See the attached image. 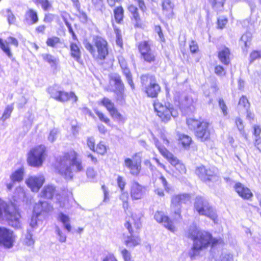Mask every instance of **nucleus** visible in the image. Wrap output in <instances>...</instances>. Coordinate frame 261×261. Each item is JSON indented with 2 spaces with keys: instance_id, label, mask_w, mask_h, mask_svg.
I'll use <instances>...</instances> for the list:
<instances>
[{
  "instance_id": "nucleus-20",
  "label": "nucleus",
  "mask_w": 261,
  "mask_h": 261,
  "mask_svg": "<svg viewBox=\"0 0 261 261\" xmlns=\"http://www.w3.org/2000/svg\"><path fill=\"white\" fill-rule=\"evenodd\" d=\"M153 142L161 154L166 158L172 166L175 167L177 164L180 163L176 157L169 152L165 147L161 145L158 139L154 138Z\"/></svg>"
},
{
  "instance_id": "nucleus-53",
  "label": "nucleus",
  "mask_w": 261,
  "mask_h": 261,
  "mask_svg": "<svg viewBox=\"0 0 261 261\" xmlns=\"http://www.w3.org/2000/svg\"><path fill=\"white\" fill-rule=\"evenodd\" d=\"M58 130L56 129H52L49 133L48 137V141L53 142H54L57 137Z\"/></svg>"
},
{
  "instance_id": "nucleus-36",
  "label": "nucleus",
  "mask_w": 261,
  "mask_h": 261,
  "mask_svg": "<svg viewBox=\"0 0 261 261\" xmlns=\"http://www.w3.org/2000/svg\"><path fill=\"white\" fill-rule=\"evenodd\" d=\"M114 17L117 23H120L123 18L124 10L121 6L116 8L114 10Z\"/></svg>"
},
{
  "instance_id": "nucleus-14",
  "label": "nucleus",
  "mask_w": 261,
  "mask_h": 261,
  "mask_svg": "<svg viewBox=\"0 0 261 261\" xmlns=\"http://www.w3.org/2000/svg\"><path fill=\"white\" fill-rule=\"evenodd\" d=\"M190 200V195L188 194H183L175 195L172 199L171 205V211L175 214L174 219L178 220L181 217L180 204L186 203Z\"/></svg>"
},
{
  "instance_id": "nucleus-55",
  "label": "nucleus",
  "mask_w": 261,
  "mask_h": 261,
  "mask_svg": "<svg viewBox=\"0 0 261 261\" xmlns=\"http://www.w3.org/2000/svg\"><path fill=\"white\" fill-rule=\"evenodd\" d=\"M215 73L219 76H223L225 74L223 67L220 65H217L215 68Z\"/></svg>"
},
{
  "instance_id": "nucleus-60",
  "label": "nucleus",
  "mask_w": 261,
  "mask_h": 261,
  "mask_svg": "<svg viewBox=\"0 0 261 261\" xmlns=\"http://www.w3.org/2000/svg\"><path fill=\"white\" fill-rule=\"evenodd\" d=\"M189 46H190V51L192 53H196L198 49L197 44L194 41H191Z\"/></svg>"
},
{
  "instance_id": "nucleus-4",
  "label": "nucleus",
  "mask_w": 261,
  "mask_h": 261,
  "mask_svg": "<svg viewBox=\"0 0 261 261\" xmlns=\"http://www.w3.org/2000/svg\"><path fill=\"white\" fill-rule=\"evenodd\" d=\"M93 46L87 40L84 42L86 49L97 59L103 60L108 55V44L107 41L103 38L95 36L93 38Z\"/></svg>"
},
{
  "instance_id": "nucleus-48",
  "label": "nucleus",
  "mask_w": 261,
  "mask_h": 261,
  "mask_svg": "<svg viewBox=\"0 0 261 261\" xmlns=\"http://www.w3.org/2000/svg\"><path fill=\"white\" fill-rule=\"evenodd\" d=\"M117 182L118 186L120 189L121 191H124L125 186L126 185V182L124 178L121 176H118L117 179Z\"/></svg>"
},
{
  "instance_id": "nucleus-17",
  "label": "nucleus",
  "mask_w": 261,
  "mask_h": 261,
  "mask_svg": "<svg viewBox=\"0 0 261 261\" xmlns=\"http://www.w3.org/2000/svg\"><path fill=\"white\" fill-rule=\"evenodd\" d=\"M100 104L105 107L115 120L124 122L126 119L118 112L114 103L108 98L104 97L100 100Z\"/></svg>"
},
{
  "instance_id": "nucleus-1",
  "label": "nucleus",
  "mask_w": 261,
  "mask_h": 261,
  "mask_svg": "<svg viewBox=\"0 0 261 261\" xmlns=\"http://www.w3.org/2000/svg\"><path fill=\"white\" fill-rule=\"evenodd\" d=\"M187 236L193 241V246L189 252L191 258L198 255L200 251L209 244H211L214 247L222 242L221 239L213 238L210 233L200 230L194 224L190 226L187 231Z\"/></svg>"
},
{
  "instance_id": "nucleus-59",
  "label": "nucleus",
  "mask_w": 261,
  "mask_h": 261,
  "mask_svg": "<svg viewBox=\"0 0 261 261\" xmlns=\"http://www.w3.org/2000/svg\"><path fill=\"white\" fill-rule=\"evenodd\" d=\"M137 3L139 8L143 12H144L146 10V7L145 5L143 0H134Z\"/></svg>"
},
{
  "instance_id": "nucleus-38",
  "label": "nucleus",
  "mask_w": 261,
  "mask_h": 261,
  "mask_svg": "<svg viewBox=\"0 0 261 261\" xmlns=\"http://www.w3.org/2000/svg\"><path fill=\"white\" fill-rule=\"evenodd\" d=\"M13 109V104L7 105L5 109L3 115L1 118V120L4 122L5 121H6V120L8 119L11 116V114Z\"/></svg>"
},
{
  "instance_id": "nucleus-15",
  "label": "nucleus",
  "mask_w": 261,
  "mask_h": 261,
  "mask_svg": "<svg viewBox=\"0 0 261 261\" xmlns=\"http://www.w3.org/2000/svg\"><path fill=\"white\" fill-rule=\"evenodd\" d=\"M109 78L110 85L114 86L113 90L117 94V100L122 101L124 99V85L120 76L117 73H113L109 75Z\"/></svg>"
},
{
  "instance_id": "nucleus-22",
  "label": "nucleus",
  "mask_w": 261,
  "mask_h": 261,
  "mask_svg": "<svg viewBox=\"0 0 261 261\" xmlns=\"http://www.w3.org/2000/svg\"><path fill=\"white\" fill-rule=\"evenodd\" d=\"M154 219L160 223H163L164 226L172 232L176 230V227L173 222L167 216L164 215L162 212H156L154 215Z\"/></svg>"
},
{
  "instance_id": "nucleus-44",
  "label": "nucleus",
  "mask_w": 261,
  "mask_h": 261,
  "mask_svg": "<svg viewBox=\"0 0 261 261\" xmlns=\"http://www.w3.org/2000/svg\"><path fill=\"white\" fill-rule=\"evenodd\" d=\"M55 232L58 234L59 237V241L60 242H65L66 241V236L63 231L60 229L59 226H56L55 228Z\"/></svg>"
},
{
  "instance_id": "nucleus-23",
  "label": "nucleus",
  "mask_w": 261,
  "mask_h": 261,
  "mask_svg": "<svg viewBox=\"0 0 261 261\" xmlns=\"http://www.w3.org/2000/svg\"><path fill=\"white\" fill-rule=\"evenodd\" d=\"M48 203L45 201H39V203L36 204L34 208V213L32 217L30 225L32 228H34L37 225V216L40 212L49 211L50 208L46 207Z\"/></svg>"
},
{
  "instance_id": "nucleus-21",
  "label": "nucleus",
  "mask_w": 261,
  "mask_h": 261,
  "mask_svg": "<svg viewBox=\"0 0 261 261\" xmlns=\"http://www.w3.org/2000/svg\"><path fill=\"white\" fill-rule=\"evenodd\" d=\"M9 44L17 47L18 45V41L16 38L11 36L8 37L5 41L0 38V48L10 59L13 60L14 58Z\"/></svg>"
},
{
  "instance_id": "nucleus-19",
  "label": "nucleus",
  "mask_w": 261,
  "mask_h": 261,
  "mask_svg": "<svg viewBox=\"0 0 261 261\" xmlns=\"http://www.w3.org/2000/svg\"><path fill=\"white\" fill-rule=\"evenodd\" d=\"M44 181V176L39 174L29 177L26 179L25 183L33 192H37L42 187Z\"/></svg>"
},
{
  "instance_id": "nucleus-62",
  "label": "nucleus",
  "mask_w": 261,
  "mask_h": 261,
  "mask_svg": "<svg viewBox=\"0 0 261 261\" xmlns=\"http://www.w3.org/2000/svg\"><path fill=\"white\" fill-rule=\"evenodd\" d=\"M7 18L10 24L13 23L15 21V17L9 10H7Z\"/></svg>"
},
{
  "instance_id": "nucleus-12",
  "label": "nucleus",
  "mask_w": 261,
  "mask_h": 261,
  "mask_svg": "<svg viewBox=\"0 0 261 261\" xmlns=\"http://www.w3.org/2000/svg\"><path fill=\"white\" fill-rule=\"evenodd\" d=\"M141 155L140 153H136L132 156V159L125 158L123 166L128 169L131 174L138 175L141 169Z\"/></svg>"
},
{
  "instance_id": "nucleus-37",
  "label": "nucleus",
  "mask_w": 261,
  "mask_h": 261,
  "mask_svg": "<svg viewBox=\"0 0 261 261\" xmlns=\"http://www.w3.org/2000/svg\"><path fill=\"white\" fill-rule=\"evenodd\" d=\"M179 141L184 147L187 148L189 147L191 142V138L186 135L181 134L179 136Z\"/></svg>"
},
{
  "instance_id": "nucleus-6",
  "label": "nucleus",
  "mask_w": 261,
  "mask_h": 261,
  "mask_svg": "<svg viewBox=\"0 0 261 261\" xmlns=\"http://www.w3.org/2000/svg\"><path fill=\"white\" fill-rule=\"evenodd\" d=\"M153 106L157 116L164 123L168 122L172 117L175 118L178 115L177 109L169 102L155 101Z\"/></svg>"
},
{
  "instance_id": "nucleus-34",
  "label": "nucleus",
  "mask_w": 261,
  "mask_h": 261,
  "mask_svg": "<svg viewBox=\"0 0 261 261\" xmlns=\"http://www.w3.org/2000/svg\"><path fill=\"white\" fill-rule=\"evenodd\" d=\"M23 169L19 168L12 173L10 179L13 182H20L23 179Z\"/></svg>"
},
{
  "instance_id": "nucleus-33",
  "label": "nucleus",
  "mask_w": 261,
  "mask_h": 261,
  "mask_svg": "<svg viewBox=\"0 0 261 261\" xmlns=\"http://www.w3.org/2000/svg\"><path fill=\"white\" fill-rule=\"evenodd\" d=\"M43 59L48 63L51 67L56 68L59 63V59L55 58L51 55L48 54H42V55Z\"/></svg>"
},
{
  "instance_id": "nucleus-24",
  "label": "nucleus",
  "mask_w": 261,
  "mask_h": 261,
  "mask_svg": "<svg viewBox=\"0 0 261 261\" xmlns=\"http://www.w3.org/2000/svg\"><path fill=\"white\" fill-rule=\"evenodd\" d=\"M195 172L201 179L204 181L212 180L215 174L214 171L210 169H206L203 166L198 167L196 169Z\"/></svg>"
},
{
  "instance_id": "nucleus-26",
  "label": "nucleus",
  "mask_w": 261,
  "mask_h": 261,
  "mask_svg": "<svg viewBox=\"0 0 261 261\" xmlns=\"http://www.w3.org/2000/svg\"><path fill=\"white\" fill-rule=\"evenodd\" d=\"M230 53L228 48L224 47L218 53V58L222 63L227 65L230 62Z\"/></svg>"
},
{
  "instance_id": "nucleus-58",
  "label": "nucleus",
  "mask_w": 261,
  "mask_h": 261,
  "mask_svg": "<svg viewBox=\"0 0 261 261\" xmlns=\"http://www.w3.org/2000/svg\"><path fill=\"white\" fill-rule=\"evenodd\" d=\"M236 124L239 130L242 133L244 131V124L242 119L240 118H237L236 119Z\"/></svg>"
},
{
  "instance_id": "nucleus-27",
  "label": "nucleus",
  "mask_w": 261,
  "mask_h": 261,
  "mask_svg": "<svg viewBox=\"0 0 261 261\" xmlns=\"http://www.w3.org/2000/svg\"><path fill=\"white\" fill-rule=\"evenodd\" d=\"M56 193V190L55 187L52 185H48L43 188L41 191L40 195L42 197L51 199Z\"/></svg>"
},
{
  "instance_id": "nucleus-39",
  "label": "nucleus",
  "mask_w": 261,
  "mask_h": 261,
  "mask_svg": "<svg viewBox=\"0 0 261 261\" xmlns=\"http://www.w3.org/2000/svg\"><path fill=\"white\" fill-rule=\"evenodd\" d=\"M250 107V103L248 101V99L245 96H242L239 100L238 103V108L240 110L244 109V110L247 111L249 108Z\"/></svg>"
},
{
  "instance_id": "nucleus-16",
  "label": "nucleus",
  "mask_w": 261,
  "mask_h": 261,
  "mask_svg": "<svg viewBox=\"0 0 261 261\" xmlns=\"http://www.w3.org/2000/svg\"><path fill=\"white\" fill-rule=\"evenodd\" d=\"M15 241V236L12 230L5 227H0V245L6 248H11Z\"/></svg>"
},
{
  "instance_id": "nucleus-46",
  "label": "nucleus",
  "mask_w": 261,
  "mask_h": 261,
  "mask_svg": "<svg viewBox=\"0 0 261 261\" xmlns=\"http://www.w3.org/2000/svg\"><path fill=\"white\" fill-rule=\"evenodd\" d=\"M33 234L30 230H28L25 234L24 242L28 246H31L34 244V241L32 238Z\"/></svg>"
},
{
  "instance_id": "nucleus-7",
  "label": "nucleus",
  "mask_w": 261,
  "mask_h": 261,
  "mask_svg": "<svg viewBox=\"0 0 261 261\" xmlns=\"http://www.w3.org/2000/svg\"><path fill=\"white\" fill-rule=\"evenodd\" d=\"M187 123L190 129L196 130V136L201 141H206L210 138L211 130L208 122L189 118L187 120Z\"/></svg>"
},
{
  "instance_id": "nucleus-30",
  "label": "nucleus",
  "mask_w": 261,
  "mask_h": 261,
  "mask_svg": "<svg viewBox=\"0 0 261 261\" xmlns=\"http://www.w3.org/2000/svg\"><path fill=\"white\" fill-rule=\"evenodd\" d=\"M128 10L131 14V17L136 22V25L138 26L141 22V18L138 12V8L134 5L131 4L128 6Z\"/></svg>"
},
{
  "instance_id": "nucleus-51",
  "label": "nucleus",
  "mask_w": 261,
  "mask_h": 261,
  "mask_svg": "<svg viewBox=\"0 0 261 261\" xmlns=\"http://www.w3.org/2000/svg\"><path fill=\"white\" fill-rule=\"evenodd\" d=\"M193 102L194 101L191 97L186 96L185 97L184 101H182V105L186 107L189 108L193 105Z\"/></svg>"
},
{
  "instance_id": "nucleus-57",
  "label": "nucleus",
  "mask_w": 261,
  "mask_h": 261,
  "mask_svg": "<svg viewBox=\"0 0 261 261\" xmlns=\"http://www.w3.org/2000/svg\"><path fill=\"white\" fill-rule=\"evenodd\" d=\"M219 105L220 109H221L223 114L224 116H226L227 114V107L223 100V99H220L219 100Z\"/></svg>"
},
{
  "instance_id": "nucleus-49",
  "label": "nucleus",
  "mask_w": 261,
  "mask_h": 261,
  "mask_svg": "<svg viewBox=\"0 0 261 261\" xmlns=\"http://www.w3.org/2000/svg\"><path fill=\"white\" fill-rule=\"evenodd\" d=\"M121 254L124 261H134L130 253L125 249L121 251Z\"/></svg>"
},
{
  "instance_id": "nucleus-41",
  "label": "nucleus",
  "mask_w": 261,
  "mask_h": 261,
  "mask_svg": "<svg viewBox=\"0 0 261 261\" xmlns=\"http://www.w3.org/2000/svg\"><path fill=\"white\" fill-rule=\"evenodd\" d=\"M120 199L122 201L123 207L125 210L128 208V194L127 192L124 191H121V194L120 195Z\"/></svg>"
},
{
  "instance_id": "nucleus-31",
  "label": "nucleus",
  "mask_w": 261,
  "mask_h": 261,
  "mask_svg": "<svg viewBox=\"0 0 261 261\" xmlns=\"http://www.w3.org/2000/svg\"><path fill=\"white\" fill-rule=\"evenodd\" d=\"M25 20L29 24L36 23L38 21L37 12L33 10H29L25 14Z\"/></svg>"
},
{
  "instance_id": "nucleus-29",
  "label": "nucleus",
  "mask_w": 261,
  "mask_h": 261,
  "mask_svg": "<svg viewBox=\"0 0 261 261\" xmlns=\"http://www.w3.org/2000/svg\"><path fill=\"white\" fill-rule=\"evenodd\" d=\"M251 37L252 35L250 32H246L242 36L240 41V44L242 46L244 51H247V47L250 45Z\"/></svg>"
},
{
  "instance_id": "nucleus-2",
  "label": "nucleus",
  "mask_w": 261,
  "mask_h": 261,
  "mask_svg": "<svg viewBox=\"0 0 261 261\" xmlns=\"http://www.w3.org/2000/svg\"><path fill=\"white\" fill-rule=\"evenodd\" d=\"M56 169L58 173L66 179H71L73 172L83 170L82 160L78 158V154L70 150L59 156L56 161Z\"/></svg>"
},
{
  "instance_id": "nucleus-61",
  "label": "nucleus",
  "mask_w": 261,
  "mask_h": 261,
  "mask_svg": "<svg viewBox=\"0 0 261 261\" xmlns=\"http://www.w3.org/2000/svg\"><path fill=\"white\" fill-rule=\"evenodd\" d=\"M232 258V255L230 254L223 253L220 256V261H230Z\"/></svg>"
},
{
  "instance_id": "nucleus-32",
  "label": "nucleus",
  "mask_w": 261,
  "mask_h": 261,
  "mask_svg": "<svg viewBox=\"0 0 261 261\" xmlns=\"http://www.w3.org/2000/svg\"><path fill=\"white\" fill-rule=\"evenodd\" d=\"M58 219L62 223L64 228L66 229L68 232H70L71 230V226L70 223L69 217L63 213H60L58 215Z\"/></svg>"
},
{
  "instance_id": "nucleus-54",
  "label": "nucleus",
  "mask_w": 261,
  "mask_h": 261,
  "mask_svg": "<svg viewBox=\"0 0 261 261\" xmlns=\"http://www.w3.org/2000/svg\"><path fill=\"white\" fill-rule=\"evenodd\" d=\"M95 113L101 121L105 122L106 124L109 123L110 119L108 117H106L102 112L97 111L95 112Z\"/></svg>"
},
{
  "instance_id": "nucleus-9",
  "label": "nucleus",
  "mask_w": 261,
  "mask_h": 261,
  "mask_svg": "<svg viewBox=\"0 0 261 261\" xmlns=\"http://www.w3.org/2000/svg\"><path fill=\"white\" fill-rule=\"evenodd\" d=\"M46 148L44 145H39L32 149L29 154L28 162L29 164L34 167L42 166L46 155Z\"/></svg>"
},
{
  "instance_id": "nucleus-42",
  "label": "nucleus",
  "mask_w": 261,
  "mask_h": 261,
  "mask_svg": "<svg viewBox=\"0 0 261 261\" xmlns=\"http://www.w3.org/2000/svg\"><path fill=\"white\" fill-rule=\"evenodd\" d=\"M60 42V39L57 37L48 38L46 40V44L50 47H55Z\"/></svg>"
},
{
  "instance_id": "nucleus-45",
  "label": "nucleus",
  "mask_w": 261,
  "mask_h": 261,
  "mask_svg": "<svg viewBox=\"0 0 261 261\" xmlns=\"http://www.w3.org/2000/svg\"><path fill=\"white\" fill-rule=\"evenodd\" d=\"M95 151L101 155H103L107 152V147L103 142H100L97 144Z\"/></svg>"
},
{
  "instance_id": "nucleus-50",
  "label": "nucleus",
  "mask_w": 261,
  "mask_h": 261,
  "mask_svg": "<svg viewBox=\"0 0 261 261\" xmlns=\"http://www.w3.org/2000/svg\"><path fill=\"white\" fill-rule=\"evenodd\" d=\"M225 0H214L213 7L217 10H221L223 7Z\"/></svg>"
},
{
  "instance_id": "nucleus-13",
  "label": "nucleus",
  "mask_w": 261,
  "mask_h": 261,
  "mask_svg": "<svg viewBox=\"0 0 261 261\" xmlns=\"http://www.w3.org/2000/svg\"><path fill=\"white\" fill-rule=\"evenodd\" d=\"M48 92L51 96L56 100L64 102L69 99H73V102L77 100V97L74 93L71 92L69 93L59 89L57 86H54L48 88Z\"/></svg>"
},
{
  "instance_id": "nucleus-35",
  "label": "nucleus",
  "mask_w": 261,
  "mask_h": 261,
  "mask_svg": "<svg viewBox=\"0 0 261 261\" xmlns=\"http://www.w3.org/2000/svg\"><path fill=\"white\" fill-rule=\"evenodd\" d=\"M164 13L168 16L172 14L173 5L170 0H164L162 3Z\"/></svg>"
},
{
  "instance_id": "nucleus-8",
  "label": "nucleus",
  "mask_w": 261,
  "mask_h": 261,
  "mask_svg": "<svg viewBox=\"0 0 261 261\" xmlns=\"http://www.w3.org/2000/svg\"><path fill=\"white\" fill-rule=\"evenodd\" d=\"M143 89L148 96L155 97L160 91V87L156 83L155 77L148 74L143 75L141 77Z\"/></svg>"
},
{
  "instance_id": "nucleus-64",
  "label": "nucleus",
  "mask_w": 261,
  "mask_h": 261,
  "mask_svg": "<svg viewBox=\"0 0 261 261\" xmlns=\"http://www.w3.org/2000/svg\"><path fill=\"white\" fill-rule=\"evenodd\" d=\"M55 18V15L52 14H46L44 18V21L45 22L49 23L51 22Z\"/></svg>"
},
{
  "instance_id": "nucleus-18",
  "label": "nucleus",
  "mask_w": 261,
  "mask_h": 261,
  "mask_svg": "<svg viewBox=\"0 0 261 261\" xmlns=\"http://www.w3.org/2000/svg\"><path fill=\"white\" fill-rule=\"evenodd\" d=\"M146 188L145 186L140 185L137 181L132 182L130 195L133 200H137L142 199L146 194Z\"/></svg>"
},
{
  "instance_id": "nucleus-52",
  "label": "nucleus",
  "mask_w": 261,
  "mask_h": 261,
  "mask_svg": "<svg viewBox=\"0 0 261 261\" xmlns=\"http://www.w3.org/2000/svg\"><path fill=\"white\" fill-rule=\"evenodd\" d=\"M86 174L88 178L91 179H94L96 175V172L95 171L94 169L91 167L87 168Z\"/></svg>"
},
{
  "instance_id": "nucleus-28",
  "label": "nucleus",
  "mask_w": 261,
  "mask_h": 261,
  "mask_svg": "<svg viewBox=\"0 0 261 261\" xmlns=\"http://www.w3.org/2000/svg\"><path fill=\"white\" fill-rule=\"evenodd\" d=\"M70 54L72 58L77 62H79L81 58V51L78 43L71 42L70 45Z\"/></svg>"
},
{
  "instance_id": "nucleus-5",
  "label": "nucleus",
  "mask_w": 261,
  "mask_h": 261,
  "mask_svg": "<svg viewBox=\"0 0 261 261\" xmlns=\"http://www.w3.org/2000/svg\"><path fill=\"white\" fill-rule=\"evenodd\" d=\"M142 214L140 212H134L128 220L125 223L124 226L128 230L130 236H127L125 238L124 243L128 247H134L138 245L140 243V239L138 236L133 234V226L136 229H139L141 227V218Z\"/></svg>"
},
{
  "instance_id": "nucleus-11",
  "label": "nucleus",
  "mask_w": 261,
  "mask_h": 261,
  "mask_svg": "<svg viewBox=\"0 0 261 261\" xmlns=\"http://www.w3.org/2000/svg\"><path fill=\"white\" fill-rule=\"evenodd\" d=\"M141 58L148 63H152L156 61L157 53L151 48L148 41L140 42L138 46Z\"/></svg>"
},
{
  "instance_id": "nucleus-43",
  "label": "nucleus",
  "mask_w": 261,
  "mask_h": 261,
  "mask_svg": "<svg viewBox=\"0 0 261 261\" xmlns=\"http://www.w3.org/2000/svg\"><path fill=\"white\" fill-rule=\"evenodd\" d=\"M33 1L37 5H41L42 8L45 11L48 10L51 7V5L48 0H33Z\"/></svg>"
},
{
  "instance_id": "nucleus-40",
  "label": "nucleus",
  "mask_w": 261,
  "mask_h": 261,
  "mask_svg": "<svg viewBox=\"0 0 261 261\" xmlns=\"http://www.w3.org/2000/svg\"><path fill=\"white\" fill-rule=\"evenodd\" d=\"M121 69L123 71L124 75L126 77L128 84L130 85L131 88L134 89L135 88V85L132 80V74L129 69L127 68V67Z\"/></svg>"
},
{
  "instance_id": "nucleus-47",
  "label": "nucleus",
  "mask_w": 261,
  "mask_h": 261,
  "mask_svg": "<svg viewBox=\"0 0 261 261\" xmlns=\"http://www.w3.org/2000/svg\"><path fill=\"white\" fill-rule=\"evenodd\" d=\"M87 145L90 150L95 151V139L93 137H88L87 139Z\"/></svg>"
},
{
  "instance_id": "nucleus-3",
  "label": "nucleus",
  "mask_w": 261,
  "mask_h": 261,
  "mask_svg": "<svg viewBox=\"0 0 261 261\" xmlns=\"http://www.w3.org/2000/svg\"><path fill=\"white\" fill-rule=\"evenodd\" d=\"M0 219H5L10 225L14 228L20 227V215L18 208L12 203L8 204L1 198Z\"/></svg>"
},
{
  "instance_id": "nucleus-25",
  "label": "nucleus",
  "mask_w": 261,
  "mask_h": 261,
  "mask_svg": "<svg viewBox=\"0 0 261 261\" xmlns=\"http://www.w3.org/2000/svg\"><path fill=\"white\" fill-rule=\"evenodd\" d=\"M234 188L239 195L244 199H249L253 196L250 190L240 182L236 183Z\"/></svg>"
},
{
  "instance_id": "nucleus-10",
  "label": "nucleus",
  "mask_w": 261,
  "mask_h": 261,
  "mask_svg": "<svg viewBox=\"0 0 261 261\" xmlns=\"http://www.w3.org/2000/svg\"><path fill=\"white\" fill-rule=\"evenodd\" d=\"M194 208L200 215L206 216L214 221L217 219L215 212L210 206L208 202L201 196L196 197Z\"/></svg>"
},
{
  "instance_id": "nucleus-56",
  "label": "nucleus",
  "mask_w": 261,
  "mask_h": 261,
  "mask_svg": "<svg viewBox=\"0 0 261 261\" xmlns=\"http://www.w3.org/2000/svg\"><path fill=\"white\" fill-rule=\"evenodd\" d=\"M250 62H253L254 60L261 58V51H253L250 54Z\"/></svg>"
},
{
  "instance_id": "nucleus-63",
  "label": "nucleus",
  "mask_w": 261,
  "mask_h": 261,
  "mask_svg": "<svg viewBox=\"0 0 261 261\" xmlns=\"http://www.w3.org/2000/svg\"><path fill=\"white\" fill-rule=\"evenodd\" d=\"M160 180L161 184H162L163 187L164 188L165 190L166 191L168 192L170 189L169 187L168 186V182L166 178L164 176H161V177L160 178Z\"/></svg>"
}]
</instances>
